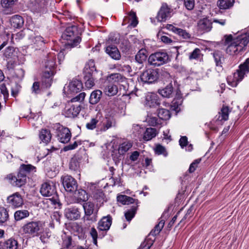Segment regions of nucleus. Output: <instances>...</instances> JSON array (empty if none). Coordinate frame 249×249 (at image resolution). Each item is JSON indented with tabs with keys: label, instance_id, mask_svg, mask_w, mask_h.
Instances as JSON below:
<instances>
[{
	"label": "nucleus",
	"instance_id": "obj_1",
	"mask_svg": "<svg viewBox=\"0 0 249 249\" xmlns=\"http://www.w3.org/2000/svg\"><path fill=\"white\" fill-rule=\"evenodd\" d=\"M224 38V45H228L226 53L230 55H237L245 51L249 43V30L235 38H233L232 35H226Z\"/></svg>",
	"mask_w": 249,
	"mask_h": 249
},
{
	"label": "nucleus",
	"instance_id": "obj_2",
	"mask_svg": "<svg viewBox=\"0 0 249 249\" xmlns=\"http://www.w3.org/2000/svg\"><path fill=\"white\" fill-rule=\"evenodd\" d=\"M66 25V27L65 31V39L68 41L65 43L63 51L71 49L76 47L81 41V38L79 36V32L78 27L74 22L69 23L63 21V24Z\"/></svg>",
	"mask_w": 249,
	"mask_h": 249
},
{
	"label": "nucleus",
	"instance_id": "obj_3",
	"mask_svg": "<svg viewBox=\"0 0 249 249\" xmlns=\"http://www.w3.org/2000/svg\"><path fill=\"white\" fill-rule=\"evenodd\" d=\"M86 96L85 92H81L76 97L67 101L65 104V116L67 117L76 116L81 110V106L78 101H83Z\"/></svg>",
	"mask_w": 249,
	"mask_h": 249
},
{
	"label": "nucleus",
	"instance_id": "obj_4",
	"mask_svg": "<svg viewBox=\"0 0 249 249\" xmlns=\"http://www.w3.org/2000/svg\"><path fill=\"white\" fill-rule=\"evenodd\" d=\"M148 61L149 63L152 65L160 66L168 62L170 59L167 53L157 52L151 54L149 56Z\"/></svg>",
	"mask_w": 249,
	"mask_h": 249
},
{
	"label": "nucleus",
	"instance_id": "obj_5",
	"mask_svg": "<svg viewBox=\"0 0 249 249\" xmlns=\"http://www.w3.org/2000/svg\"><path fill=\"white\" fill-rule=\"evenodd\" d=\"M159 77L158 69L147 68L141 74L140 78L143 83L150 84L157 81Z\"/></svg>",
	"mask_w": 249,
	"mask_h": 249
},
{
	"label": "nucleus",
	"instance_id": "obj_6",
	"mask_svg": "<svg viewBox=\"0 0 249 249\" xmlns=\"http://www.w3.org/2000/svg\"><path fill=\"white\" fill-rule=\"evenodd\" d=\"M249 72V57L245 61L240 64L237 69L233 73V85L236 86L238 83L242 80L245 75Z\"/></svg>",
	"mask_w": 249,
	"mask_h": 249
},
{
	"label": "nucleus",
	"instance_id": "obj_7",
	"mask_svg": "<svg viewBox=\"0 0 249 249\" xmlns=\"http://www.w3.org/2000/svg\"><path fill=\"white\" fill-rule=\"evenodd\" d=\"M23 231L31 236H38L42 230V225L39 221H31L22 227Z\"/></svg>",
	"mask_w": 249,
	"mask_h": 249
},
{
	"label": "nucleus",
	"instance_id": "obj_8",
	"mask_svg": "<svg viewBox=\"0 0 249 249\" xmlns=\"http://www.w3.org/2000/svg\"><path fill=\"white\" fill-rule=\"evenodd\" d=\"M6 201L8 205L14 209L21 207L24 204L23 198L18 192H16L8 196Z\"/></svg>",
	"mask_w": 249,
	"mask_h": 249
},
{
	"label": "nucleus",
	"instance_id": "obj_9",
	"mask_svg": "<svg viewBox=\"0 0 249 249\" xmlns=\"http://www.w3.org/2000/svg\"><path fill=\"white\" fill-rule=\"evenodd\" d=\"M13 186L18 187L24 185L27 180V178L23 174H21L19 172L17 176H14L12 174L8 175L5 178Z\"/></svg>",
	"mask_w": 249,
	"mask_h": 249
},
{
	"label": "nucleus",
	"instance_id": "obj_10",
	"mask_svg": "<svg viewBox=\"0 0 249 249\" xmlns=\"http://www.w3.org/2000/svg\"><path fill=\"white\" fill-rule=\"evenodd\" d=\"M83 78L97 77L98 71L93 60H89L85 65L83 70Z\"/></svg>",
	"mask_w": 249,
	"mask_h": 249
},
{
	"label": "nucleus",
	"instance_id": "obj_11",
	"mask_svg": "<svg viewBox=\"0 0 249 249\" xmlns=\"http://www.w3.org/2000/svg\"><path fill=\"white\" fill-rule=\"evenodd\" d=\"M173 10L166 3H163L159 11L156 18L160 22L165 21L171 17Z\"/></svg>",
	"mask_w": 249,
	"mask_h": 249
},
{
	"label": "nucleus",
	"instance_id": "obj_12",
	"mask_svg": "<svg viewBox=\"0 0 249 249\" xmlns=\"http://www.w3.org/2000/svg\"><path fill=\"white\" fill-rule=\"evenodd\" d=\"M160 99L159 96L153 92L147 93L145 97L144 105L150 108L156 107L160 106Z\"/></svg>",
	"mask_w": 249,
	"mask_h": 249
},
{
	"label": "nucleus",
	"instance_id": "obj_13",
	"mask_svg": "<svg viewBox=\"0 0 249 249\" xmlns=\"http://www.w3.org/2000/svg\"><path fill=\"white\" fill-rule=\"evenodd\" d=\"M63 188L67 192L70 193L75 192L77 188L76 180L71 176H65L63 177Z\"/></svg>",
	"mask_w": 249,
	"mask_h": 249
},
{
	"label": "nucleus",
	"instance_id": "obj_14",
	"mask_svg": "<svg viewBox=\"0 0 249 249\" xmlns=\"http://www.w3.org/2000/svg\"><path fill=\"white\" fill-rule=\"evenodd\" d=\"M212 22L208 18H204L199 20L197 23V31L201 34L210 32L212 29Z\"/></svg>",
	"mask_w": 249,
	"mask_h": 249
},
{
	"label": "nucleus",
	"instance_id": "obj_15",
	"mask_svg": "<svg viewBox=\"0 0 249 249\" xmlns=\"http://www.w3.org/2000/svg\"><path fill=\"white\" fill-rule=\"evenodd\" d=\"M40 192L44 196H50L56 193L55 186L53 183L45 182L41 185Z\"/></svg>",
	"mask_w": 249,
	"mask_h": 249
},
{
	"label": "nucleus",
	"instance_id": "obj_16",
	"mask_svg": "<svg viewBox=\"0 0 249 249\" xmlns=\"http://www.w3.org/2000/svg\"><path fill=\"white\" fill-rule=\"evenodd\" d=\"M105 52L111 58L114 60H118L121 59V53L117 47L114 45L110 44L107 45L106 48Z\"/></svg>",
	"mask_w": 249,
	"mask_h": 249
},
{
	"label": "nucleus",
	"instance_id": "obj_17",
	"mask_svg": "<svg viewBox=\"0 0 249 249\" xmlns=\"http://www.w3.org/2000/svg\"><path fill=\"white\" fill-rule=\"evenodd\" d=\"M112 217L108 214L103 217L98 223V228L100 231H108L112 224Z\"/></svg>",
	"mask_w": 249,
	"mask_h": 249
},
{
	"label": "nucleus",
	"instance_id": "obj_18",
	"mask_svg": "<svg viewBox=\"0 0 249 249\" xmlns=\"http://www.w3.org/2000/svg\"><path fill=\"white\" fill-rule=\"evenodd\" d=\"M65 217L71 220H75L80 217V212L78 208L74 207L66 208L65 210Z\"/></svg>",
	"mask_w": 249,
	"mask_h": 249
},
{
	"label": "nucleus",
	"instance_id": "obj_19",
	"mask_svg": "<svg viewBox=\"0 0 249 249\" xmlns=\"http://www.w3.org/2000/svg\"><path fill=\"white\" fill-rule=\"evenodd\" d=\"M68 88L70 93H77L83 89V83L80 80L74 79L69 83Z\"/></svg>",
	"mask_w": 249,
	"mask_h": 249
},
{
	"label": "nucleus",
	"instance_id": "obj_20",
	"mask_svg": "<svg viewBox=\"0 0 249 249\" xmlns=\"http://www.w3.org/2000/svg\"><path fill=\"white\" fill-rule=\"evenodd\" d=\"M82 159V156L78 153H76L70 160L69 163L70 169L73 171L79 170Z\"/></svg>",
	"mask_w": 249,
	"mask_h": 249
},
{
	"label": "nucleus",
	"instance_id": "obj_21",
	"mask_svg": "<svg viewBox=\"0 0 249 249\" xmlns=\"http://www.w3.org/2000/svg\"><path fill=\"white\" fill-rule=\"evenodd\" d=\"M158 93L164 98H171L173 97L174 93V88L171 83L168 84L162 89L158 90Z\"/></svg>",
	"mask_w": 249,
	"mask_h": 249
},
{
	"label": "nucleus",
	"instance_id": "obj_22",
	"mask_svg": "<svg viewBox=\"0 0 249 249\" xmlns=\"http://www.w3.org/2000/svg\"><path fill=\"white\" fill-rule=\"evenodd\" d=\"M11 26L15 28H21L24 23L23 18L18 15L13 16L10 19Z\"/></svg>",
	"mask_w": 249,
	"mask_h": 249
},
{
	"label": "nucleus",
	"instance_id": "obj_23",
	"mask_svg": "<svg viewBox=\"0 0 249 249\" xmlns=\"http://www.w3.org/2000/svg\"><path fill=\"white\" fill-rule=\"evenodd\" d=\"M167 27L169 30H171L175 33L178 35L179 36H182L184 39H189L191 37V36L189 33L184 30L176 27L171 24H168Z\"/></svg>",
	"mask_w": 249,
	"mask_h": 249
},
{
	"label": "nucleus",
	"instance_id": "obj_24",
	"mask_svg": "<svg viewBox=\"0 0 249 249\" xmlns=\"http://www.w3.org/2000/svg\"><path fill=\"white\" fill-rule=\"evenodd\" d=\"M53 74L51 72H48V71H44L42 76V85L46 88H48L50 87L52 83V77Z\"/></svg>",
	"mask_w": 249,
	"mask_h": 249
},
{
	"label": "nucleus",
	"instance_id": "obj_25",
	"mask_svg": "<svg viewBox=\"0 0 249 249\" xmlns=\"http://www.w3.org/2000/svg\"><path fill=\"white\" fill-rule=\"evenodd\" d=\"M148 56V52L145 49H142L139 51L135 55V60L138 63L142 64L145 62Z\"/></svg>",
	"mask_w": 249,
	"mask_h": 249
},
{
	"label": "nucleus",
	"instance_id": "obj_26",
	"mask_svg": "<svg viewBox=\"0 0 249 249\" xmlns=\"http://www.w3.org/2000/svg\"><path fill=\"white\" fill-rule=\"evenodd\" d=\"M102 95V92L100 90H95L93 91L90 94L89 102L91 105L97 104L101 99Z\"/></svg>",
	"mask_w": 249,
	"mask_h": 249
},
{
	"label": "nucleus",
	"instance_id": "obj_27",
	"mask_svg": "<svg viewBox=\"0 0 249 249\" xmlns=\"http://www.w3.org/2000/svg\"><path fill=\"white\" fill-rule=\"evenodd\" d=\"M230 112V109L228 106H223L218 113L217 120L219 121H226L228 120Z\"/></svg>",
	"mask_w": 249,
	"mask_h": 249
},
{
	"label": "nucleus",
	"instance_id": "obj_28",
	"mask_svg": "<svg viewBox=\"0 0 249 249\" xmlns=\"http://www.w3.org/2000/svg\"><path fill=\"white\" fill-rule=\"evenodd\" d=\"M39 137L40 141L45 143H48L52 137L50 131L46 128L42 129L39 132Z\"/></svg>",
	"mask_w": 249,
	"mask_h": 249
},
{
	"label": "nucleus",
	"instance_id": "obj_29",
	"mask_svg": "<svg viewBox=\"0 0 249 249\" xmlns=\"http://www.w3.org/2000/svg\"><path fill=\"white\" fill-rule=\"evenodd\" d=\"M158 133L156 128L151 127L147 128L144 133L143 139L144 141H150L153 138H155Z\"/></svg>",
	"mask_w": 249,
	"mask_h": 249
},
{
	"label": "nucleus",
	"instance_id": "obj_30",
	"mask_svg": "<svg viewBox=\"0 0 249 249\" xmlns=\"http://www.w3.org/2000/svg\"><path fill=\"white\" fill-rule=\"evenodd\" d=\"M176 92V96L172 102V106L174 109L177 110L178 107L181 105L182 99L180 91L178 89Z\"/></svg>",
	"mask_w": 249,
	"mask_h": 249
},
{
	"label": "nucleus",
	"instance_id": "obj_31",
	"mask_svg": "<svg viewBox=\"0 0 249 249\" xmlns=\"http://www.w3.org/2000/svg\"><path fill=\"white\" fill-rule=\"evenodd\" d=\"M76 200L74 202L80 203L86 201L88 199V194L84 190H79L77 194H75Z\"/></svg>",
	"mask_w": 249,
	"mask_h": 249
},
{
	"label": "nucleus",
	"instance_id": "obj_32",
	"mask_svg": "<svg viewBox=\"0 0 249 249\" xmlns=\"http://www.w3.org/2000/svg\"><path fill=\"white\" fill-rule=\"evenodd\" d=\"M3 55L7 59H17V55L15 52V49L13 47H7L4 52Z\"/></svg>",
	"mask_w": 249,
	"mask_h": 249
},
{
	"label": "nucleus",
	"instance_id": "obj_33",
	"mask_svg": "<svg viewBox=\"0 0 249 249\" xmlns=\"http://www.w3.org/2000/svg\"><path fill=\"white\" fill-rule=\"evenodd\" d=\"M234 0H218L217 5L220 9H228L232 7Z\"/></svg>",
	"mask_w": 249,
	"mask_h": 249
},
{
	"label": "nucleus",
	"instance_id": "obj_34",
	"mask_svg": "<svg viewBox=\"0 0 249 249\" xmlns=\"http://www.w3.org/2000/svg\"><path fill=\"white\" fill-rule=\"evenodd\" d=\"M30 213L28 210H18L14 213V218L16 221H18L28 217Z\"/></svg>",
	"mask_w": 249,
	"mask_h": 249
},
{
	"label": "nucleus",
	"instance_id": "obj_35",
	"mask_svg": "<svg viewBox=\"0 0 249 249\" xmlns=\"http://www.w3.org/2000/svg\"><path fill=\"white\" fill-rule=\"evenodd\" d=\"M171 113L168 109L164 108H160L158 110V116L160 121H166L171 117Z\"/></svg>",
	"mask_w": 249,
	"mask_h": 249
},
{
	"label": "nucleus",
	"instance_id": "obj_36",
	"mask_svg": "<svg viewBox=\"0 0 249 249\" xmlns=\"http://www.w3.org/2000/svg\"><path fill=\"white\" fill-rule=\"evenodd\" d=\"M9 220L8 211L3 207H0V224L6 223Z\"/></svg>",
	"mask_w": 249,
	"mask_h": 249
},
{
	"label": "nucleus",
	"instance_id": "obj_37",
	"mask_svg": "<svg viewBox=\"0 0 249 249\" xmlns=\"http://www.w3.org/2000/svg\"><path fill=\"white\" fill-rule=\"evenodd\" d=\"M213 56L216 66L222 67L224 59V55L220 51H215L213 53Z\"/></svg>",
	"mask_w": 249,
	"mask_h": 249
},
{
	"label": "nucleus",
	"instance_id": "obj_38",
	"mask_svg": "<svg viewBox=\"0 0 249 249\" xmlns=\"http://www.w3.org/2000/svg\"><path fill=\"white\" fill-rule=\"evenodd\" d=\"M165 224V221L163 220H161L160 221L159 223L156 225L154 228L152 230V231H150V233L148 235V236H150L151 235L155 237L157 235L159 234V233L160 232L161 230L163 229Z\"/></svg>",
	"mask_w": 249,
	"mask_h": 249
},
{
	"label": "nucleus",
	"instance_id": "obj_39",
	"mask_svg": "<svg viewBox=\"0 0 249 249\" xmlns=\"http://www.w3.org/2000/svg\"><path fill=\"white\" fill-rule=\"evenodd\" d=\"M36 169V167L31 164H22L20 165L18 172L21 174H23L27 178V174H29L31 171Z\"/></svg>",
	"mask_w": 249,
	"mask_h": 249
},
{
	"label": "nucleus",
	"instance_id": "obj_40",
	"mask_svg": "<svg viewBox=\"0 0 249 249\" xmlns=\"http://www.w3.org/2000/svg\"><path fill=\"white\" fill-rule=\"evenodd\" d=\"M106 121L103 124L104 131H106L112 127H115L116 126V121L113 117H107L106 118Z\"/></svg>",
	"mask_w": 249,
	"mask_h": 249
},
{
	"label": "nucleus",
	"instance_id": "obj_41",
	"mask_svg": "<svg viewBox=\"0 0 249 249\" xmlns=\"http://www.w3.org/2000/svg\"><path fill=\"white\" fill-rule=\"evenodd\" d=\"M105 92L109 96L115 95L118 92V87L114 84H109L106 87Z\"/></svg>",
	"mask_w": 249,
	"mask_h": 249
},
{
	"label": "nucleus",
	"instance_id": "obj_42",
	"mask_svg": "<svg viewBox=\"0 0 249 249\" xmlns=\"http://www.w3.org/2000/svg\"><path fill=\"white\" fill-rule=\"evenodd\" d=\"M132 145L129 142H124L121 144L118 148V152L120 155H124L128 150L131 148Z\"/></svg>",
	"mask_w": 249,
	"mask_h": 249
},
{
	"label": "nucleus",
	"instance_id": "obj_43",
	"mask_svg": "<svg viewBox=\"0 0 249 249\" xmlns=\"http://www.w3.org/2000/svg\"><path fill=\"white\" fill-rule=\"evenodd\" d=\"M118 201L124 205H128L135 202V199L131 197L125 196L120 195L117 197Z\"/></svg>",
	"mask_w": 249,
	"mask_h": 249
},
{
	"label": "nucleus",
	"instance_id": "obj_44",
	"mask_svg": "<svg viewBox=\"0 0 249 249\" xmlns=\"http://www.w3.org/2000/svg\"><path fill=\"white\" fill-rule=\"evenodd\" d=\"M127 18H128L130 25L134 27L137 25L138 23V19L135 12L132 11L130 12L128 14Z\"/></svg>",
	"mask_w": 249,
	"mask_h": 249
},
{
	"label": "nucleus",
	"instance_id": "obj_45",
	"mask_svg": "<svg viewBox=\"0 0 249 249\" xmlns=\"http://www.w3.org/2000/svg\"><path fill=\"white\" fill-rule=\"evenodd\" d=\"M137 205H133L130 209H128L124 213L126 219L130 221L135 216L137 210Z\"/></svg>",
	"mask_w": 249,
	"mask_h": 249
},
{
	"label": "nucleus",
	"instance_id": "obj_46",
	"mask_svg": "<svg viewBox=\"0 0 249 249\" xmlns=\"http://www.w3.org/2000/svg\"><path fill=\"white\" fill-rule=\"evenodd\" d=\"M83 208L85 211L86 215H91L94 211V204L91 202H88L83 204Z\"/></svg>",
	"mask_w": 249,
	"mask_h": 249
},
{
	"label": "nucleus",
	"instance_id": "obj_47",
	"mask_svg": "<svg viewBox=\"0 0 249 249\" xmlns=\"http://www.w3.org/2000/svg\"><path fill=\"white\" fill-rule=\"evenodd\" d=\"M45 69L44 71H48V72L54 74V69L55 68V64L53 59L48 60L45 64Z\"/></svg>",
	"mask_w": 249,
	"mask_h": 249
},
{
	"label": "nucleus",
	"instance_id": "obj_48",
	"mask_svg": "<svg viewBox=\"0 0 249 249\" xmlns=\"http://www.w3.org/2000/svg\"><path fill=\"white\" fill-rule=\"evenodd\" d=\"M108 79L109 80H112L115 82H124L125 80V77L118 73L110 74L108 76Z\"/></svg>",
	"mask_w": 249,
	"mask_h": 249
},
{
	"label": "nucleus",
	"instance_id": "obj_49",
	"mask_svg": "<svg viewBox=\"0 0 249 249\" xmlns=\"http://www.w3.org/2000/svg\"><path fill=\"white\" fill-rule=\"evenodd\" d=\"M71 136V133L70 129L68 127H63V144L69 143Z\"/></svg>",
	"mask_w": 249,
	"mask_h": 249
},
{
	"label": "nucleus",
	"instance_id": "obj_50",
	"mask_svg": "<svg viewBox=\"0 0 249 249\" xmlns=\"http://www.w3.org/2000/svg\"><path fill=\"white\" fill-rule=\"evenodd\" d=\"M5 246L7 249H17L18 243L15 239L11 238L5 242Z\"/></svg>",
	"mask_w": 249,
	"mask_h": 249
},
{
	"label": "nucleus",
	"instance_id": "obj_51",
	"mask_svg": "<svg viewBox=\"0 0 249 249\" xmlns=\"http://www.w3.org/2000/svg\"><path fill=\"white\" fill-rule=\"evenodd\" d=\"M82 144L81 141H75L73 143H70L63 146V151L66 152L76 149L78 145Z\"/></svg>",
	"mask_w": 249,
	"mask_h": 249
},
{
	"label": "nucleus",
	"instance_id": "obj_52",
	"mask_svg": "<svg viewBox=\"0 0 249 249\" xmlns=\"http://www.w3.org/2000/svg\"><path fill=\"white\" fill-rule=\"evenodd\" d=\"M155 240V238L154 239H152L147 237L145 241L141 244L139 249H149L153 244Z\"/></svg>",
	"mask_w": 249,
	"mask_h": 249
},
{
	"label": "nucleus",
	"instance_id": "obj_53",
	"mask_svg": "<svg viewBox=\"0 0 249 249\" xmlns=\"http://www.w3.org/2000/svg\"><path fill=\"white\" fill-rule=\"evenodd\" d=\"M154 150L155 153L157 155H163L164 157H166L168 155V153L165 148L160 144L156 145Z\"/></svg>",
	"mask_w": 249,
	"mask_h": 249
},
{
	"label": "nucleus",
	"instance_id": "obj_54",
	"mask_svg": "<svg viewBox=\"0 0 249 249\" xmlns=\"http://www.w3.org/2000/svg\"><path fill=\"white\" fill-rule=\"evenodd\" d=\"M63 244H64L66 249H71L75 246L74 242L72 241L71 236L66 237L65 239L63 240Z\"/></svg>",
	"mask_w": 249,
	"mask_h": 249
},
{
	"label": "nucleus",
	"instance_id": "obj_55",
	"mask_svg": "<svg viewBox=\"0 0 249 249\" xmlns=\"http://www.w3.org/2000/svg\"><path fill=\"white\" fill-rule=\"evenodd\" d=\"M85 81V85L87 88L91 89L95 85V81L97 77L83 78Z\"/></svg>",
	"mask_w": 249,
	"mask_h": 249
},
{
	"label": "nucleus",
	"instance_id": "obj_56",
	"mask_svg": "<svg viewBox=\"0 0 249 249\" xmlns=\"http://www.w3.org/2000/svg\"><path fill=\"white\" fill-rule=\"evenodd\" d=\"M53 128L54 130H56V135L58 137H59L58 139L59 140L60 142H62V137L61 136L62 135V128L61 127V124L59 123L54 124Z\"/></svg>",
	"mask_w": 249,
	"mask_h": 249
},
{
	"label": "nucleus",
	"instance_id": "obj_57",
	"mask_svg": "<svg viewBox=\"0 0 249 249\" xmlns=\"http://www.w3.org/2000/svg\"><path fill=\"white\" fill-rule=\"evenodd\" d=\"M18 0H1V5L5 8H9L13 6Z\"/></svg>",
	"mask_w": 249,
	"mask_h": 249
},
{
	"label": "nucleus",
	"instance_id": "obj_58",
	"mask_svg": "<svg viewBox=\"0 0 249 249\" xmlns=\"http://www.w3.org/2000/svg\"><path fill=\"white\" fill-rule=\"evenodd\" d=\"M148 123L150 125L153 126H158L162 124L160 119L156 117H150L148 120Z\"/></svg>",
	"mask_w": 249,
	"mask_h": 249
},
{
	"label": "nucleus",
	"instance_id": "obj_59",
	"mask_svg": "<svg viewBox=\"0 0 249 249\" xmlns=\"http://www.w3.org/2000/svg\"><path fill=\"white\" fill-rule=\"evenodd\" d=\"M201 55V51L198 48H196L190 53L189 58L190 60L198 59Z\"/></svg>",
	"mask_w": 249,
	"mask_h": 249
},
{
	"label": "nucleus",
	"instance_id": "obj_60",
	"mask_svg": "<svg viewBox=\"0 0 249 249\" xmlns=\"http://www.w3.org/2000/svg\"><path fill=\"white\" fill-rule=\"evenodd\" d=\"M98 120L96 118H92L89 123L86 124V127L89 130H93L96 127L97 124L98 123Z\"/></svg>",
	"mask_w": 249,
	"mask_h": 249
},
{
	"label": "nucleus",
	"instance_id": "obj_61",
	"mask_svg": "<svg viewBox=\"0 0 249 249\" xmlns=\"http://www.w3.org/2000/svg\"><path fill=\"white\" fill-rule=\"evenodd\" d=\"M184 5L188 10H192L195 6V0H183Z\"/></svg>",
	"mask_w": 249,
	"mask_h": 249
},
{
	"label": "nucleus",
	"instance_id": "obj_62",
	"mask_svg": "<svg viewBox=\"0 0 249 249\" xmlns=\"http://www.w3.org/2000/svg\"><path fill=\"white\" fill-rule=\"evenodd\" d=\"M61 213L60 212H54L52 216V219L53 220V222L55 221V222L58 224L60 225L61 223Z\"/></svg>",
	"mask_w": 249,
	"mask_h": 249
},
{
	"label": "nucleus",
	"instance_id": "obj_63",
	"mask_svg": "<svg viewBox=\"0 0 249 249\" xmlns=\"http://www.w3.org/2000/svg\"><path fill=\"white\" fill-rule=\"evenodd\" d=\"M179 143L182 148L188 145V138L186 136H181L179 140Z\"/></svg>",
	"mask_w": 249,
	"mask_h": 249
},
{
	"label": "nucleus",
	"instance_id": "obj_64",
	"mask_svg": "<svg viewBox=\"0 0 249 249\" xmlns=\"http://www.w3.org/2000/svg\"><path fill=\"white\" fill-rule=\"evenodd\" d=\"M32 42L34 44L41 45L43 43V39L40 36H36L33 37Z\"/></svg>",
	"mask_w": 249,
	"mask_h": 249
}]
</instances>
